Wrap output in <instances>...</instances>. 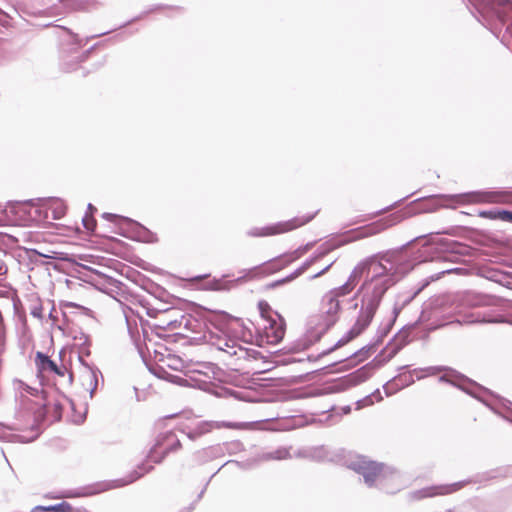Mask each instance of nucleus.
<instances>
[{
  "instance_id": "nucleus-20",
  "label": "nucleus",
  "mask_w": 512,
  "mask_h": 512,
  "mask_svg": "<svg viewBox=\"0 0 512 512\" xmlns=\"http://www.w3.org/2000/svg\"><path fill=\"white\" fill-rule=\"evenodd\" d=\"M383 399L380 390L377 389L375 392H373L371 395H369L367 398L363 400L362 406L372 405L375 402H379Z\"/></svg>"
},
{
  "instance_id": "nucleus-28",
  "label": "nucleus",
  "mask_w": 512,
  "mask_h": 512,
  "mask_svg": "<svg viewBox=\"0 0 512 512\" xmlns=\"http://www.w3.org/2000/svg\"><path fill=\"white\" fill-rule=\"evenodd\" d=\"M93 493H76L74 495H71V497H84L88 495H92Z\"/></svg>"
},
{
  "instance_id": "nucleus-33",
  "label": "nucleus",
  "mask_w": 512,
  "mask_h": 512,
  "mask_svg": "<svg viewBox=\"0 0 512 512\" xmlns=\"http://www.w3.org/2000/svg\"><path fill=\"white\" fill-rule=\"evenodd\" d=\"M208 391H209V392H212V390H210V389H208ZM213 393H214L215 395H217V396H221V395H222L221 393H219V392H217V391H213Z\"/></svg>"
},
{
  "instance_id": "nucleus-6",
  "label": "nucleus",
  "mask_w": 512,
  "mask_h": 512,
  "mask_svg": "<svg viewBox=\"0 0 512 512\" xmlns=\"http://www.w3.org/2000/svg\"><path fill=\"white\" fill-rule=\"evenodd\" d=\"M181 447L182 444L174 432L168 431L162 433L156 438L155 444L150 450L149 458L154 463H160L167 455L178 451Z\"/></svg>"
},
{
  "instance_id": "nucleus-29",
  "label": "nucleus",
  "mask_w": 512,
  "mask_h": 512,
  "mask_svg": "<svg viewBox=\"0 0 512 512\" xmlns=\"http://www.w3.org/2000/svg\"><path fill=\"white\" fill-rule=\"evenodd\" d=\"M331 265H328L326 268H324L322 271H320L319 273H317L314 277H319L321 275H323L326 271H328V269L330 268Z\"/></svg>"
},
{
  "instance_id": "nucleus-11",
  "label": "nucleus",
  "mask_w": 512,
  "mask_h": 512,
  "mask_svg": "<svg viewBox=\"0 0 512 512\" xmlns=\"http://www.w3.org/2000/svg\"><path fill=\"white\" fill-rule=\"evenodd\" d=\"M479 201L490 204L512 205V191H489L479 194Z\"/></svg>"
},
{
  "instance_id": "nucleus-13",
  "label": "nucleus",
  "mask_w": 512,
  "mask_h": 512,
  "mask_svg": "<svg viewBox=\"0 0 512 512\" xmlns=\"http://www.w3.org/2000/svg\"><path fill=\"white\" fill-rule=\"evenodd\" d=\"M439 380L446 382L448 384H477L474 381H470L465 375L455 371V370H445L443 373L439 375Z\"/></svg>"
},
{
  "instance_id": "nucleus-31",
  "label": "nucleus",
  "mask_w": 512,
  "mask_h": 512,
  "mask_svg": "<svg viewBox=\"0 0 512 512\" xmlns=\"http://www.w3.org/2000/svg\"><path fill=\"white\" fill-rule=\"evenodd\" d=\"M6 272V269H4L2 266H0V275L4 274Z\"/></svg>"
},
{
  "instance_id": "nucleus-23",
  "label": "nucleus",
  "mask_w": 512,
  "mask_h": 512,
  "mask_svg": "<svg viewBox=\"0 0 512 512\" xmlns=\"http://www.w3.org/2000/svg\"><path fill=\"white\" fill-rule=\"evenodd\" d=\"M217 388H220L221 390L225 391V393H228L230 395H233L234 397L240 399V400H243V401H253L248 395H244V394H241V395H238V394H233L232 392H230L229 390L225 389L223 386H216Z\"/></svg>"
},
{
  "instance_id": "nucleus-17",
  "label": "nucleus",
  "mask_w": 512,
  "mask_h": 512,
  "mask_svg": "<svg viewBox=\"0 0 512 512\" xmlns=\"http://www.w3.org/2000/svg\"><path fill=\"white\" fill-rule=\"evenodd\" d=\"M84 373L88 376L87 381L89 382V384L97 385L99 384L100 380L103 381L102 375H98L97 372L91 369L90 367H85Z\"/></svg>"
},
{
  "instance_id": "nucleus-5",
  "label": "nucleus",
  "mask_w": 512,
  "mask_h": 512,
  "mask_svg": "<svg viewBox=\"0 0 512 512\" xmlns=\"http://www.w3.org/2000/svg\"><path fill=\"white\" fill-rule=\"evenodd\" d=\"M315 214L308 216H297L287 221H281L266 225L264 227L253 228L248 232L251 237H269L291 232L297 228L309 223Z\"/></svg>"
},
{
  "instance_id": "nucleus-4",
  "label": "nucleus",
  "mask_w": 512,
  "mask_h": 512,
  "mask_svg": "<svg viewBox=\"0 0 512 512\" xmlns=\"http://www.w3.org/2000/svg\"><path fill=\"white\" fill-rule=\"evenodd\" d=\"M348 468L361 474L367 485L372 486L376 481L394 478V473L388 470L384 464L373 461L366 456H357L348 464Z\"/></svg>"
},
{
  "instance_id": "nucleus-2",
  "label": "nucleus",
  "mask_w": 512,
  "mask_h": 512,
  "mask_svg": "<svg viewBox=\"0 0 512 512\" xmlns=\"http://www.w3.org/2000/svg\"><path fill=\"white\" fill-rule=\"evenodd\" d=\"M202 338L228 357H235L237 360H247L250 357L248 349L229 335V322L227 321H211L206 326Z\"/></svg>"
},
{
  "instance_id": "nucleus-34",
  "label": "nucleus",
  "mask_w": 512,
  "mask_h": 512,
  "mask_svg": "<svg viewBox=\"0 0 512 512\" xmlns=\"http://www.w3.org/2000/svg\"><path fill=\"white\" fill-rule=\"evenodd\" d=\"M386 387H387V386H383V388H384V389H386ZM385 393H386V395H389V394H390V392H388L387 390H385Z\"/></svg>"
},
{
  "instance_id": "nucleus-24",
  "label": "nucleus",
  "mask_w": 512,
  "mask_h": 512,
  "mask_svg": "<svg viewBox=\"0 0 512 512\" xmlns=\"http://www.w3.org/2000/svg\"><path fill=\"white\" fill-rule=\"evenodd\" d=\"M500 220L504 222L512 223V211L501 210L500 211Z\"/></svg>"
},
{
  "instance_id": "nucleus-35",
  "label": "nucleus",
  "mask_w": 512,
  "mask_h": 512,
  "mask_svg": "<svg viewBox=\"0 0 512 512\" xmlns=\"http://www.w3.org/2000/svg\"><path fill=\"white\" fill-rule=\"evenodd\" d=\"M338 391H339V390H338V389H336V390H330L329 392L334 393V392H338Z\"/></svg>"
},
{
  "instance_id": "nucleus-10",
  "label": "nucleus",
  "mask_w": 512,
  "mask_h": 512,
  "mask_svg": "<svg viewBox=\"0 0 512 512\" xmlns=\"http://www.w3.org/2000/svg\"><path fill=\"white\" fill-rule=\"evenodd\" d=\"M339 310L340 303L339 300L336 299V296L328 293L323 297L319 314L322 320L320 325L323 329H328L335 323Z\"/></svg>"
},
{
  "instance_id": "nucleus-26",
  "label": "nucleus",
  "mask_w": 512,
  "mask_h": 512,
  "mask_svg": "<svg viewBox=\"0 0 512 512\" xmlns=\"http://www.w3.org/2000/svg\"><path fill=\"white\" fill-rule=\"evenodd\" d=\"M104 218H106L107 220H109L111 222H117L118 220L122 219V217L115 215V214H110V213L104 214Z\"/></svg>"
},
{
  "instance_id": "nucleus-21",
  "label": "nucleus",
  "mask_w": 512,
  "mask_h": 512,
  "mask_svg": "<svg viewBox=\"0 0 512 512\" xmlns=\"http://www.w3.org/2000/svg\"><path fill=\"white\" fill-rule=\"evenodd\" d=\"M500 211L501 210L481 211L479 213V216L482 218L490 219V220H500Z\"/></svg>"
},
{
  "instance_id": "nucleus-32",
  "label": "nucleus",
  "mask_w": 512,
  "mask_h": 512,
  "mask_svg": "<svg viewBox=\"0 0 512 512\" xmlns=\"http://www.w3.org/2000/svg\"><path fill=\"white\" fill-rule=\"evenodd\" d=\"M278 284H280V282H274V283L270 284L269 287H276Z\"/></svg>"
},
{
  "instance_id": "nucleus-3",
  "label": "nucleus",
  "mask_w": 512,
  "mask_h": 512,
  "mask_svg": "<svg viewBox=\"0 0 512 512\" xmlns=\"http://www.w3.org/2000/svg\"><path fill=\"white\" fill-rule=\"evenodd\" d=\"M34 362L37 374L43 380L52 381L55 384L74 381L72 371L64 363H58L43 352H36Z\"/></svg>"
},
{
  "instance_id": "nucleus-27",
  "label": "nucleus",
  "mask_w": 512,
  "mask_h": 512,
  "mask_svg": "<svg viewBox=\"0 0 512 512\" xmlns=\"http://www.w3.org/2000/svg\"><path fill=\"white\" fill-rule=\"evenodd\" d=\"M258 307L262 314H264L269 309V305L265 301H260Z\"/></svg>"
},
{
  "instance_id": "nucleus-8",
  "label": "nucleus",
  "mask_w": 512,
  "mask_h": 512,
  "mask_svg": "<svg viewBox=\"0 0 512 512\" xmlns=\"http://www.w3.org/2000/svg\"><path fill=\"white\" fill-rule=\"evenodd\" d=\"M469 482L459 481L452 484L434 485L417 490L413 493V498L422 500L424 498H431L436 496H445L453 494L464 488Z\"/></svg>"
},
{
  "instance_id": "nucleus-30",
  "label": "nucleus",
  "mask_w": 512,
  "mask_h": 512,
  "mask_svg": "<svg viewBox=\"0 0 512 512\" xmlns=\"http://www.w3.org/2000/svg\"><path fill=\"white\" fill-rule=\"evenodd\" d=\"M423 378V375L420 373H416V379L421 380Z\"/></svg>"
},
{
  "instance_id": "nucleus-16",
  "label": "nucleus",
  "mask_w": 512,
  "mask_h": 512,
  "mask_svg": "<svg viewBox=\"0 0 512 512\" xmlns=\"http://www.w3.org/2000/svg\"><path fill=\"white\" fill-rule=\"evenodd\" d=\"M35 509L42 510V511H53V512H74L73 507L67 502H62V503L47 506V507L39 506V507H36Z\"/></svg>"
},
{
  "instance_id": "nucleus-14",
  "label": "nucleus",
  "mask_w": 512,
  "mask_h": 512,
  "mask_svg": "<svg viewBox=\"0 0 512 512\" xmlns=\"http://www.w3.org/2000/svg\"><path fill=\"white\" fill-rule=\"evenodd\" d=\"M48 210L52 214L53 219H61L67 211L66 204L60 199H53L49 202Z\"/></svg>"
},
{
  "instance_id": "nucleus-22",
  "label": "nucleus",
  "mask_w": 512,
  "mask_h": 512,
  "mask_svg": "<svg viewBox=\"0 0 512 512\" xmlns=\"http://www.w3.org/2000/svg\"><path fill=\"white\" fill-rule=\"evenodd\" d=\"M83 225L86 228V230L93 232L96 228V220L91 215H86L83 218Z\"/></svg>"
},
{
  "instance_id": "nucleus-18",
  "label": "nucleus",
  "mask_w": 512,
  "mask_h": 512,
  "mask_svg": "<svg viewBox=\"0 0 512 512\" xmlns=\"http://www.w3.org/2000/svg\"><path fill=\"white\" fill-rule=\"evenodd\" d=\"M181 415H185V418H186L187 420H192V419H194L193 414H192V413H190V412H189V413H181ZM179 416H180V414H178V413L170 414V415H166V416H164V417H162V418H160V419H158V420L156 421V426H158V427H164V425H165V421H166V420H168V419H174V418L179 417Z\"/></svg>"
},
{
  "instance_id": "nucleus-7",
  "label": "nucleus",
  "mask_w": 512,
  "mask_h": 512,
  "mask_svg": "<svg viewBox=\"0 0 512 512\" xmlns=\"http://www.w3.org/2000/svg\"><path fill=\"white\" fill-rule=\"evenodd\" d=\"M262 332L260 334V345L278 344L284 337L285 327L281 319L265 318Z\"/></svg>"
},
{
  "instance_id": "nucleus-15",
  "label": "nucleus",
  "mask_w": 512,
  "mask_h": 512,
  "mask_svg": "<svg viewBox=\"0 0 512 512\" xmlns=\"http://www.w3.org/2000/svg\"><path fill=\"white\" fill-rule=\"evenodd\" d=\"M357 277H358L357 272H354L350 276L349 280L344 285L335 289L334 291L330 292L329 294L336 296V299H338L339 296H343V295L350 293L356 286Z\"/></svg>"
},
{
  "instance_id": "nucleus-9",
  "label": "nucleus",
  "mask_w": 512,
  "mask_h": 512,
  "mask_svg": "<svg viewBox=\"0 0 512 512\" xmlns=\"http://www.w3.org/2000/svg\"><path fill=\"white\" fill-rule=\"evenodd\" d=\"M195 373L198 375L193 379L196 384H214V381L223 384L228 381L226 372L211 363L201 364Z\"/></svg>"
},
{
  "instance_id": "nucleus-12",
  "label": "nucleus",
  "mask_w": 512,
  "mask_h": 512,
  "mask_svg": "<svg viewBox=\"0 0 512 512\" xmlns=\"http://www.w3.org/2000/svg\"><path fill=\"white\" fill-rule=\"evenodd\" d=\"M228 428V429H245L246 425L242 423L232 422H200L196 427L195 434L202 435L211 432L213 429Z\"/></svg>"
},
{
  "instance_id": "nucleus-25",
  "label": "nucleus",
  "mask_w": 512,
  "mask_h": 512,
  "mask_svg": "<svg viewBox=\"0 0 512 512\" xmlns=\"http://www.w3.org/2000/svg\"><path fill=\"white\" fill-rule=\"evenodd\" d=\"M148 471V469H143L141 472H135V474L131 476V478L126 483H132L133 481L145 475Z\"/></svg>"
},
{
  "instance_id": "nucleus-19",
  "label": "nucleus",
  "mask_w": 512,
  "mask_h": 512,
  "mask_svg": "<svg viewBox=\"0 0 512 512\" xmlns=\"http://www.w3.org/2000/svg\"><path fill=\"white\" fill-rule=\"evenodd\" d=\"M374 316V309L372 307H368L361 312L359 317V322L362 321L364 326H367Z\"/></svg>"
},
{
  "instance_id": "nucleus-1",
  "label": "nucleus",
  "mask_w": 512,
  "mask_h": 512,
  "mask_svg": "<svg viewBox=\"0 0 512 512\" xmlns=\"http://www.w3.org/2000/svg\"><path fill=\"white\" fill-rule=\"evenodd\" d=\"M23 397L35 406L37 418L61 419L65 397L57 386H26Z\"/></svg>"
}]
</instances>
